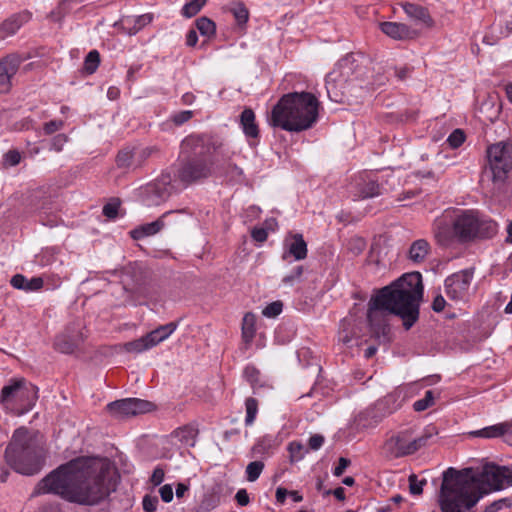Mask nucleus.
Instances as JSON below:
<instances>
[{
	"instance_id": "nucleus-31",
	"label": "nucleus",
	"mask_w": 512,
	"mask_h": 512,
	"mask_svg": "<svg viewBox=\"0 0 512 512\" xmlns=\"http://www.w3.org/2000/svg\"><path fill=\"white\" fill-rule=\"evenodd\" d=\"M147 339V335H144L139 339L125 343L123 347L127 352L141 353L145 350L152 348V346L150 345V341H148Z\"/></svg>"
},
{
	"instance_id": "nucleus-35",
	"label": "nucleus",
	"mask_w": 512,
	"mask_h": 512,
	"mask_svg": "<svg viewBox=\"0 0 512 512\" xmlns=\"http://www.w3.org/2000/svg\"><path fill=\"white\" fill-rule=\"evenodd\" d=\"M196 27L202 35L208 37L214 35L216 31L215 23L207 17L197 19Z\"/></svg>"
},
{
	"instance_id": "nucleus-34",
	"label": "nucleus",
	"mask_w": 512,
	"mask_h": 512,
	"mask_svg": "<svg viewBox=\"0 0 512 512\" xmlns=\"http://www.w3.org/2000/svg\"><path fill=\"white\" fill-rule=\"evenodd\" d=\"M206 2L207 0H191L183 6L181 13L184 17L191 18L202 9Z\"/></svg>"
},
{
	"instance_id": "nucleus-1",
	"label": "nucleus",
	"mask_w": 512,
	"mask_h": 512,
	"mask_svg": "<svg viewBox=\"0 0 512 512\" xmlns=\"http://www.w3.org/2000/svg\"><path fill=\"white\" fill-rule=\"evenodd\" d=\"M117 484V472L108 460L82 456L50 472L33 495L53 493L71 503L94 506L114 492Z\"/></svg>"
},
{
	"instance_id": "nucleus-58",
	"label": "nucleus",
	"mask_w": 512,
	"mask_h": 512,
	"mask_svg": "<svg viewBox=\"0 0 512 512\" xmlns=\"http://www.w3.org/2000/svg\"><path fill=\"white\" fill-rule=\"evenodd\" d=\"M251 236L255 241L262 243L267 240L268 233L264 228H254Z\"/></svg>"
},
{
	"instance_id": "nucleus-12",
	"label": "nucleus",
	"mask_w": 512,
	"mask_h": 512,
	"mask_svg": "<svg viewBox=\"0 0 512 512\" xmlns=\"http://www.w3.org/2000/svg\"><path fill=\"white\" fill-rule=\"evenodd\" d=\"M351 70V63L349 59L345 58L340 60L336 67L326 76V90L331 100L335 102H342L344 96V89Z\"/></svg>"
},
{
	"instance_id": "nucleus-48",
	"label": "nucleus",
	"mask_w": 512,
	"mask_h": 512,
	"mask_svg": "<svg viewBox=\"0 0 512 512\" xmlns=\"http://www.w3.org/2000/svg\"><path fill=\"white\" fill-rule=\"evenodd\" d=\"M21 155L17 150H9L4 155V166H16L20 163Z\"/></svg>"
},
{
	"instance_id": "nucleus-39",
	"label": "nucleus",
	"mask_w": 512,
	"mask_h": 512,
	"mask_svg": "<svg viewBox=\"0 0 512 512\" xmlns=\"http://www.w3.org/2000/svg\"><path fill=\"white\" fill-rule=\"evenodd\" d=\"M434 404V395L431 390L426 391L425 396L414 402L413 408L415 411L421 412L431 407Z\"/></svg>"
},
{
	"instance_id": "nucleus-20",
	"label": "nucleus",
	"mask_w": 512,
	"mask_h": 512,
	"mask_svg": "<svg viewBox=\"0 0 512 512\" xmlns=\"http://www.w3.org/2000/svg\"><path fill=\"white\" fill-rule=\"evenodd\" d=\"M30 17L31 14L28 11H23L6 19L0 25V39H5L10 35L15 34L24 23L29 21Z\"/></svg>"
},
{
	"instance_id": "nucleus-41",
	"label": "nucleus",
	"mask_w": 512,
	"mask_h": 512,
	"mask_svg": "<svg viewBox=\"0 0 512 512\" xmlns=\"http://www.w3.org/2000/svg\"><path fill=\"white\" fill-rule=\"evenodd\" d=\"M465 141V133L461 129H455L448 137L447 142L452 148L460 147Z\"/></svg>"
},
{
	"instance_id": "nucleus-59",
	"label": "nucleus",
	"mask_w": 512,
	"mask_h": 512,
	"mask_svg": "<svg viewBox=\"0 0 512 512\" xmlns=\"http://www.w3.org/2000/svg\"><path fill=\"white\" fill-rule=\"evenodd\" d=\"M235 499L240 506H246L249 504L250 499L246 489H240L235 495Z\"/></svg>"
},
{
	"instance_id": "nucleus-29",
	"label": "nucleus",
	"mask_w": 512,
	"mask_h": 512,
	"mask_svg": "<svg viewBox=\"0 0 512 512\" xmlns=\"http://www.w3.org/2000/svg\"><path fill=\"white\" fill-rule=\"evenodd\" d=\"M255 315L248 312L244 315L242 320V339L246 344H249L255 336Z\"/></svg>"
},
{
	"instance_id": "nucleus-17",
	"label": "nucleus",
	"mask_w": 512,
	"mask_h": 512,
	"mask_svg": "<svg viewBox=\"0 0 512 512\" xmlns=\"http://www.w3.org/2000/svg\"><path fill=\"white\" fill-rule=\"evenodd\" d=\"M84 341L83 333L77 329L68 327L64 333L59 335L55 342V348L65 354L74 353Z\"/></svg>"
},
{
	"instance_id": "nucleus-2",
	"label": "nucleus",
	"mask_w": 512,
	"mask_h": 512,
	"mask_svg": "<svg viewBox=\"0 0 512 512\" xmlns=\"http://www.w3.org/2000/svg\"><path fill=\"white\" fill-rule=\"evenodd\" d=\"M511 485L512 474L507 467L495 464H486L480 470L450 467L443 473L437 502L441 512H466L490 490Z\"/></svg>"
},
{
	"instance_id": "nucleus-49",
	"label": "nucleus",
	"mask_w": 512,
	"mask_h": 512,
	"mask_svg": "<svg viewBox=\"0 0 512 512\" xmlns=\"http://www.w3.org/2000/svg\"><path fill=\"white\" fill-rule=\"evenodd\" d=\"M348 245L350 251L354 254H359L365 249L366 242L360 237H354L349 240Z\"/></svg>"
},
{
	"instance_id": "nucleus-23",
	"label": "nucleus",
	"mask_w": 512,
	"mask_h": 512,
	"mask_svg": "<svg viewBox=\"0 0 512 512\" xmlns=\"http://www.w3.org/2000/svg\"><path fill=\"white\" fill-rule=\"evenodd\" d=\"M240 125L246 137L257 138L259 136L255 113L251 108H245L242 111L240 115Z\"/></svg>"
},
{
	"instance_id": "nucleus-60",
	"label": "nucleus",
	"mask_w": 512,
	"mask_h": 512,
	"mask_svg": "<svg viewBox=\"0 0 512 512\" xmlns=\"http://www.w3.org/2000/svg\"><path fill=\"white\" fill-rule=\"evenodd\" d=\"M445 305H446V301H445L444 297L442 295H437L432 302V309L435 312L439 313L444 310Z\"/></svg>"
},
{
	"instance_id": "nucleus-7",
	"label": "nucleus",
	"mask_w": 512,
	"mask_h": 512,
	"mask_svg": "<svg viewBox=\"0 0 512 512\" xmlns=\"http://www.w3.org/2000/svg\"><path fill=\"white\" fill-rule=\"evenodd\" d=\"M452 228L454 236L465 243L493 237L497 232V223L481 218L476 211L466 210L455 217Z\"/></svg>"
},
{
	"instance_id": "nucleus-24",
	"label": "nucleus",
	"mask_w": 512,
	"mask_h": 512,
	"mask_svg": "<svg viewBox=\"0 0 512 512\" xmlns=\"http://www.w3.org/2000/svg\"><path fill=\"white\" fill-rule=\"evenodd\" d=\"M177 322H170L165 325H161L151 332L147 333V340L150 341L152 347L156 346L160 342L166 340L177 328Z\"/></svg>"
},
{
	"instance_id": "nucleus-46",
	"label": "nucleus",
	"mask_w": 512,
	"mask_h": 512,
	"mask_svg": "<svg viewBox=\"0 0 512 512\" xmlns=\"http://www.w3.org/2000/svg\"><path fill=\"white\" fill-rule=\"evenodd\" d=\"M120 203L117 200L111 201L104 205L103 207V215L109 219H114L118 215Z\"/></svg>"
},
{
	"instance_id": "nucleus-42",
	"label": "nucleus",
	"mask_w": 512,
	"mask_h": 512,
	"mask_svg": "<svg viewBox=\"0 0 512 512\" xmlns=\"http://www.w3.org/2000/svg\"><path fill=\"white\" fill-rule=\"evenodd\" d=\"M283 303L281 301H274L268 304L262 311V314L269 318H274L282 312Z\"/></svg>"
},
{
	"instance_id": "nucleus-37",
	"label": "nucleus",
	"mask_w": 512,
	"mask_h": 512,
	"mask_svg": "<svg viewBox=\"0 0 512 512\" xmlns=\"http://www.w3.org/2000/svg\"><path fill=\"white\" fill-rule=\"evenodd\" d=\"M263 468L264 463L261 461L250 462L246 467L247 480L249 482L256 481L259 478Z\"/></svg>"
},
{
	"instance_id": "nucleus-53",
	"label": "nucleus",
	"mask_w": 512,
	"mask_h": 512,
	"mask_svg": "<svg viewBox=\"0 0 512 512\" xmlns=\"http://www.w3.org/2000/svg\"><path fill=\"white\" fill-rule=\"evenodd\" d=\"M159 493L161 496V499L168 503L171 502L173 499V489L170 484H165L159 489Z\"/></svg>"
},
{
	"instance_id": "nucleus-3",
	"label": "nucleus",
	"mask_w": 512,
	"mask_h": 512,
	"mask_svg": "<svg viewBox=\"0 0 512 512\" xmlns=\"http://www.w3.org/2000/svg\"><path fill=\"white\" fill-rule=\"evenodd\" d=\"M423 297L422 276L419 272L406 273L383 287L368 304L367 320L371 336L384 340L390 332L389 315L399 316L406 330L419 319Z\"/></svg>"
},
{
	"instance_id": "nucleus-28",
	"label": "nucleus",
	"mask_w": 512,
	"mask_h": 512,
	"mask_svg": "<svg viewBox=\"0 0 512 512\" xmlns=\"http://www.w3.org/2000/svg\"><path fill=\"white\" fill-rule=\"evenodd\" d=\"M288 253L292 255L295 260H303L307 256V244L303 239L302 234H295L291 237V242L287 243Z\"/></svg>"
},
{
	"instance_id": "nucleus-9",
	"label": "nucleus",
	"mask_w": 512,
	"mask_h": 512,
	"mask_svg": "<svg viewBox=\"0 0 512 512\" xmlns=\"http://www.w3.org/2000/svg\"><path fill=\"white\" fill-rule=\"evenodd\" d=\"M494 189L502 190L512 170V141H499L486 149Z\"/></svg>"
},
{
	"instance_id": "nucleus-18",
	"label": "nucleus",
	"mask_w": 512,
	"mask_h": 512,
	"mask_svg": "<svg viewBox=\"0 0 512 512\" xmlns=\"http://www.w3.org/2000/svg\"><path fill=\"white\" fill-rule=\"evenodd\" d=\"M185 212H186L185 209L176 210V211H167L164 214H162L157 220H155L151 223H146V224L140 225V226L136 227L135 229L131 230L130 236L134 240H140L145 237L153 236V235L159 233L165 227L164 219L168 215L173 214V213H185Z\"/></svg>"
},
{
	"instance_id": "nucleus-4",
	"label": "nucleus",
	"mask_w": 512,
	"mask_h": 512,
	"mask_svg": "<svg viewBox=\"0 0 512 512\" xmlns=\"http://www.w3.org/2000/svg\"><path fill=\"white\" fill-rule=\"evenodd\" d=\"M181 165L177 176L183 183L191 184L212 175L219 161L230 159L231 152L224 141L213 134H191L180 146Z\"/></svg>"
},
{
	"instance_id": "nucleus-32",
	"label": "nucleus",
	"mask_w": 512,
	"mask_h": 512,
	"mask_svg": "<svg viewBox=\"0 0 512 512\" xmlns=\"http://www.w3.org/2000/svg\"><path fill=\"white\" fill-rule=\"evenodd\" d=\"M355 336L353 332L352 322L348 319H344L340 325V331L338 334L339 342L343 343L346 346H349Z\"/></svg>"
},
{
	"instance_id": "nucleus-62",
	"label": "nucleus",
	"mask_w": 512,
	"mask_h": 512,
	"mask_svg": "<svg viewBox=\"0 0 512 512\" xmlns=\"http://www.w3.org/2000/svg\"><path fill=\"white\" fill-rule=\"evenodd\" d=\"M198 36L195 30H190L186 35V44L190 47L196 45Z\"/></svg>"
},
{
	"instance_id": "nucleus-51",
	"label": "nucleus",
	"mask_w": 512,
	"mask_h": 512,
	"mask_svg": "<svg viewBox=\"0 0 512 512\" xmlns=\"http://www.w3.org/2000/svg\"><path fill=\"white\" fill-rule=\"evenodd\" d=\"M68 141V136L65 134H57L53 137L51 141V149L55 150L56 152L62 151L64 145Z\"/></svg>"
},
{
	"instance_id": "nucleus-50",
	"label": "nucleus",
	"mask_w": 512,
	"mask_h": 512,
	"mask_svg": "<svg viewBox=\"0 0 512 512\" xmlns=\"http://www.w3.org/2000/svg\"><path fill=\"white\" fill-rule=\"evenodd\" d=\"M193 117V111L185 110L175 113L172 116V121L175 125H182Z\"/></svg>"
},
{
	"instance_id": "nucleus-21",
	"label": "nucleus",
	"mask_w": 512,
	"mask_h": 512,
	"mask_svg": "<svg viewBox=\"0 0 512 512\" xmlns=\"http://www.w3.org/2000/svg\"><path fill=\"white\" fill-rule=\"evenodd\" d=\"M10 284L12 287L18 290H24L26 292L38 291L43 285L44 281L41 277H33L31 279H27L22 274H15L11 280Z\"/></svg>"
},
{
	"instance_id": "nucleus-25",
	"label": "nucleus",
	"mask_w": 512,
	"mask_h": 512,
	"mask_svg": "<svg viewBox=\"0 0 512 512\" xmlns=\"http://www.w3.org/2000/svg\"><path fill=\"white\" fill-rule=\"evenodd\" d=\"M151 21V14H143L137 17H125L121 20V24L130 35H133L148 25Z\"/></svg>"
},
{
	"instance_id": "nucleus-16",
	"label": "nucleus",
	"mask_w": 512,
	"mask_h": 512,
	"mask_svg": "<svg viewBox=\"0 0 512 512\" xmlns=\"http://www.w3.org/2000/svg\"><path fill=\"white\" fill-rule=\"evenodd\" d=\"M23 59L18 54H11L0 61V92L6 93L11 88V78L17 73Z\"/></svg>"
},
{
	"instance_id": "nucleus-11",
	"label": "nucleus",
	"mask_w": 512,
	"mask_h": 512,
	"mask_svg": "<svg viewBox=\"0 0 512 512\" xmlns=\"http://www.w3.org/2000/svg\"><path fill=\"white\" fill-rule=\"evenodd\" d=\"M174 190L170 173H162L141 190L142 201L147 206H159L166 202Z\"/></svg>"
},
{
	"instance_id": "nucleus-10",
	"label": "nucleus",
	"mask_w": 512,
	"mask_h": 512,
	"mask_svg": "<svg viewBox=\"0 0 512 512\" xmlns=\"http://www.w3.org/2000/svg\"><path fill=\"white\" fill-rule=\"evenodd\" d=\"M431 437V432H425L419 437H413L412 430L407 429L390 437L383 445V452L390 459L411 455L426 446Z\"/></svg>"
},
{
	"instance_id": "nucleus-64",
	"label": "nucleus",
	"mask_w": 512,
	"mask_h": 512,
	"mask_svg": "<svg viewBox=\"0 0 512 512\" xmlns=\"http://www.w3.org/2000/svg\"><path fill=\"white\" fill-rule=\"evenodd\" d=\"M227 172L230 173L233 178L242 175V170L235 164H228Z\"/></svg>"
},
{
	"instance_id": "nucleus-47",
	"label": "nucleus",
	"mask_w": 512,
	"mask_h": 512,
	"mask_svg": "<svg viewBox=\"0 0 512 512\" xmlns=\"http://www.w3.org/2000/svg\"><path fill=\"white\" fill-rule=\"evenodd\" d=\"M64 126L62 120H51L43 125V132L45 135H52L53 133L61 130Z\"/></svg>"
},
{
	"instance_id": "nucleus-44",
	"label": "nucleus",
	"mask_w": 512,
	"mask_h": 512,
	"mask_svg": "<svg viewBox=\"0 0 512 512\" xmlns=\"http://www.w3.org/2000/svg\"><path fill=\"white\" fill-rule=\"evenodd\" d=\"M303 266H297L293 269V271L289 274V275H286L283 279H282V282L286 285H290L292 286L296 281H299L303 275Z\"/></svg>"
},
{
	"instance_id": "nucleus-45",
	"label": "nucleus",
	"mask_w": 512,
	"mask_h": 512,
	"mask_svg": "<svg viewBox=\"0 0 512 512\" xmlns=\"http://www.w3.org/2000/svg\"><path fill=\"white\" fill-rule=\"evenodd\" d=\"M197 431L190 426H185L182 428H179L176 431L177 436L180 438L181 441H184L188 443L190 440L194 439L196 436Z\"/></svg>"
},
{
	"instance_id": "nucleus-54",
	"label": "nucleus",
	"mask_w": 512,
	"mask_h": 512,
	"mask_svg": "<svg viewBox=\"0 0 512 512\" xmlns=\"http://www.w3.org/2000/svg\"><path fill=\"white\" fill-rule=\"evenodd\" d=\"M164 476H165L164 470L162 468H160V467H157V468L154 469V471L152 473V476L150 478V482L154 486H158V485H160L163 482Z\"/></svg>"
},
{
	"instance_id": "nucleus-13",
	"label": "nucleus",
	"mask_w": 512,
	"mask_h": 512,
	"mask_svg": "<svg viewBox=\"0 0 512 512\" xmlns=\"http://www.w3.org/2000/svg\"><path fill=\"white\" fill-rule=\"evenodd\" d=\"M154 403L138 398H126L111 402L107 405L108 411L117 418L136 416L155 410Z\"/></svg>"
},
{
	"instance_id": "nucleus-15",
	"label": "nucleus",
	"mask_w": 512,
	"mask_h": 512,
	"mask_svg": "<svg viewBox=\"0 0 512 512\" xmlns=\"http://www.w3.org/2000/svg\"><path fill=\"white\" fill-rule=\"evenodd\" d=\"M349 192L354 200H363L378 196L380 186L377 181L362 173L353 178L349 186Z\"/></svg>"
},
{
	"instance_id": "nucleus-57",
	"label": "nucleus",
	"mask_w": 512,
	"mask_h": 512,
	"mask_svg": "<svg viewBox=\"0 0 512 512\" xmlns=\"http://www.w3.org/2000/svg\"><path fill=\"white\" fill-rule=\"evenodd\" d=\"M303 446L300 443L292 442L289 444V451L291 453L292 460H299L302 458L301 451Z\"/></svg>"
},
{
	"instance_id": "nucleus-40",
	"label": "nucleus",
	"mask_w": 512,
	"mask_h": 512,
	"mask_svg": "<svg viewBox=\"0 0 512 512\" xmlns=\"http://www.w3.org/2000/svg\"><path fill=\"white\" fill-rule=\"evenodd\" d=\"M409 490L413 495H420L423 492V485L426 484V480H418L417 475L411 474L409 476Z\"/></svg>"
},
{
	"instance_id": "nucleus-19",
	"label": "nucleus",
	"mask_w": 512,
	"mask_h": 512,
	"mask_svg": "<svg viewBox=\"0 0 512 512\" xmlns=\"http://www.w3.org/2000/svg\"><path fill=\"white\" fill-rule=\"evenodd\" d=\"M380 29L394 40H412L418 37V32L404 23L382 22Z\"/></svg>"
},
{
	"instance_id": "nucleus-27",
	"label": "nucleus",
	"mask_w": 512,
	"mask_h": 512,
	"mask_svg": "<svg viewBox=\"0 0 512 512\" xmlns=\"http://www.w3.org/2000/svg\"><path fill=\"white\" fill-rule=\"evenodd\" d=\"M430 251V245L425 239L414 241L409 249L408 258L414 263H421L425 260Z\"/></svg>"
},
{
	"instance_id": "nucleus-38",
	"label": "nucleus",
	"mask_w": 512,
	"mask_h": 512,
	"mask_svg": "<svg viewBox=\"0 0 512 512\" xmlns=\"http://www.w3.org/2000/svg\"><path fill=\"white\" fill-rule=\"evenodd\" d=\"M245 406H246L245 423H246V425H251L254 422L257 411H258V402L256 399L250 397V398L246 399Z\"/></svg>"
},
{
	"instance_id": "nucleus-22",
	"label": "nucleus",
	"mask_w": 512,
	"mask_h": 512,
	"mask_svg": "<svg viewBox=\"0 0 512 512\" xmlns=\"http://www.w3.org/2000/svg\"><path fill=\"white\" fill-rule=\"evenodd\" d=\"M402 7L409 18L419 21L428 27L433 25V20L425 7L409 2L404 3Z\"/></svg>"
},
{
	"instance_id": "nucleus-63",
	"label": "nucleus",
	"mask_w": 512,
	"mask_h": 512,
	"mask_svg": "<svg viewBox=\"0 0 512 512\" xmlns=\"http://www.w3.org/2000/svg\"><path fill=\"white\" fill-rule=\"evenodd\" d=\"M159 152V149L157 147H147V148H144L141 152H140V157L142 159H146L150 156H152L153 154H157Z\"/></svg>"
},
{
	"instance_id": "nucleus-5",
	"label": "nucleus",
	"mask_w": 512,
	"mask_h": 512,
	"mask_svg": "<svg viewBox=\"0 0 512 512\" xmlns=\"http://www.w3.org/2000/svg\"><path fill=\"white\" fill-rule=\"evenodd\" d=\"M319 106L318 99L310 92L287 93L272 108L268 122L288 132H302L317 122Z\"/></svg>"
},
{
	"instance_id": "nucleus-36",
	"label": "nucleus",
	"mask_w": 512,
	"mask_h": 512,
	"mask_svg": "<svg viewBox=\"0 0 512 512\" xmlns=\"http://www.w3.org/2000/svg\"><path fill=\"white\" fill-rule=\"evenodd\" d=\"M231 12L239 25L245 24L248 21L249 12L242 2L235 3L231 8Z\"/></svg>"
},
{
	"instance_id": "nucleus-26",
	"label": "nucleus",
	"mask_w": 512,
	"mask_h": 512,
	"mask_svg": "<svg viewBox=\"0 0 512 512\" xmlns=\"http://www.w3.org/2000/svg\"><path fill=\"white\" fill-rule=\"evenodd\" d=\"M511 427L510 423L502 422L492 426L485 427L483 429L473 431L470 434L474 437H482V438H499L504 436L505 432H507Z\"/></svg>"
},
{
	"instance_id": "nucleus-6",
	"label": "nucleus",
	"mask_w": 512,
	"mask_h": 512,
	"mask_svg": "<svg viewBox=\"0 0 512 512\" xmlns=\"http://www.w3.org/2000/svg\"><path fill=\"white\" fill-rule=\"evenodd\" d=\"M8 465L23 475L38 473L45 462L42 438L24 427L15 430L5 451Z\"/></svg>"
},
{
	"instance_id": "nucleus-43",
	"label": "nucleus",
	"mask_w": 512,
	"mask_h": 512,
	"mask_svg": "<svg viewBox=\"0 0 512 512\" xmlns=\"http://www.w3.org/2000/svg\"><path fill=\"white\" fill-rule=\"evenodd\" d=\"M132 152L129 150H122L116 157V164L119 168H127L132 162Z\"/></svg>"
},
{
	"instance_id": "nucleus-56",
	"label": "nucleus",
	"mask_w": 512,
	"mask_h": 512,
	"mask_svg": "<svg viewBox=\"0 0 512 512\" xmlns=\"http://www.w3.org/2000/svg\"><path fill=\"white\" fill-rule=\"evenodd\" d=\"M324 443V437L320 434H314L309 438V448L312 450H318Z\"/></svg>"
},
{
	"instance_id": "nucleus-14",
	"label": "nucleus",
	"mask_w": 512,
	"mask_h": 512,
	"mask_svg": "<svg viewBox=\"0 0 512 512\" xmlns=\"http://www.w3.org/2000/svg\"><path fill=\"white\" fill-rule=\"evenodd\" d=\"M473 278V272L463 270L449 276L445 280V292L453 301H463L467 298L469 287Z\"/></svg>"
},
{
	"instance_id": "nucleus-33",
	"label": "nucleus",
	"mask_w": 512,
	"mask_h": 512,
	"mask_svg": "<svg viewBox=\"0 0 512 512\" xmlns=\"http://www.w3.org/2000/svg\"><path fill=\"white\" fill-rule=\"evenodd\" d=\"M100 64V54L97 50L90 51L85 57L83 64V71L91 75L93 74Z\"/></svg>"
},
{
	"instance_id": "nucleus-30",
	"label": "nucleus",
	"mask_w": 512,
	"mask_h": 512,
	"mask_svg": "<svg viewBox=\"0 0 512 512\" xmlns=\"http://www.w3.org/2000/svg\"><path fill=\"white\" fill-rule=\"evenodd\" d=\"M243 376L247 382L250 383L254 393H256L260 388L266 386V384L261 381L260 371L254 366H247L243 371Z\"/></svg>"
},
{
	"instance_id": "nucleus-8",
	"label": "nucleus",
	"mask_w": 512,
	"mask_h": 512,
	"mask_svg": "<svg viewBox=\"0 0 512 512\" xmlns=\"http://www.w3.org/2000/svg\"><path fill=\"white\" fill-rule=\"evenodd\" d=\"M37 387L24 379L13 380L2 388L0 402L16 415H23L32 409L37 400Z\"/></svg>"
},
{
	"instance_id": "nucleus-52",
	"label": "nucleus",
	"mask_w": 512,
	"mask_h": 512,
	"mask_svg": "<svg viewBox=\"0 0 512 512\" xmlns=\"http://www.w3.org/2000/svg\"><path fill=\"white\" fill-rule=\"evenodd\" d=\"M143 509L146 512H154L158 505V498L155 496L146 495L143 498Z\"/></svg>"
},
{
	"instance_id": "nucleus-61",
	"label": "nucleus",
	"mask_w": 512,
	"mask_h": 512,
	"mask_svg": "<svg viewBox=\"0 0 512 512\" xmlns=\"http://www.w3.org/2000/svg\"><path fill=\"white\" fill-rule=\"evenodd\" d=\"M507 503V499H500L486 506L483 512H497Z\"/></svg>"
},
{
	"instance_id": "nucleus-55",
	"label": "nucleus",
	"mask_w": 512,
	"mask_h": 512,
	"mask_svg": "<svg viewBox=\"0 0 512 512\" xmlns=\"http://www.w3.org/2000/svg\"><path fill=\"white\" fill-rule=\"evenodd\" d=\"M350 460L344 457H340L338 461V465L334 468L333 474L336 477L341 476L345 469L350 465Z\"/></svg>"
}]
</instances>
